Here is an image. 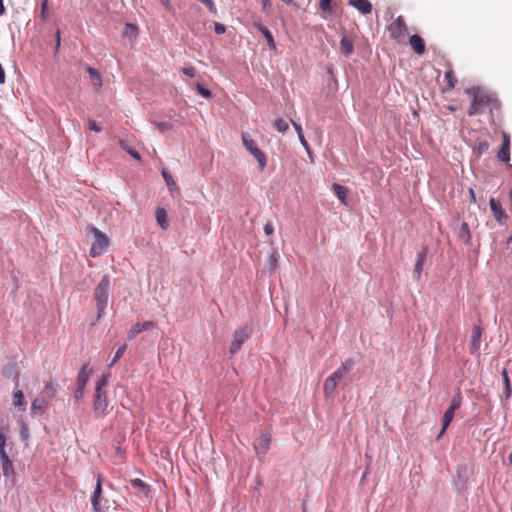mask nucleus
Here are the masks:
<instances>
[{
	"label": "nucleus",
	"instance_id": "nucleus-1",
	"mask_svg": "<svg viewBox=\"0 0 512 512\" xmlns=\"http://www.w3.org/2000/svg\"><path fill=\"white\" fill-rule=\"evenodd\" d=\"M465 93L472 98L470 107L467 110L469 116L483 114L485 112L491 113L493 109L499 108L497 99L479 87L468 88Z\"/></svg>",
	"mask_w": 512,
	"mask_h": 512
},
{
	"label": "nucleus",
	"instance_id": "nucleus-2",
	"mask_svg": "<svg viewBox=\"0 0 512 512\" xmlns=\"http://www.w3.org/2000/svg\"><path fill=\"white\" fill-rule=\"evenodd\" d=\"M354 360H345L328 378H326L323 385V392L325 397L330 398L334 395L338 383L346 376V374L353 368Z\"/></svg>",
	"mask_w": 512,
	"mask_h": 512
},
{
	"label": "nucleus",
	"instance_id": "nucleus-3",
	"mask_svg": "<svg viewBox=\"0 0 512 512\" xmlns=\"http://www.w3.org/2000/svg\"><path fill=\"white\" fill-rule=\"evenodd\" d=\"M110 278L104 275L94 290V299L97 306V318H101L109 298Z\"/></svg>",
	"mask_w": 512,
	"mask_h": 512
},
{
	"label": "nucleus",
	"instance_id": "nucleus-4",
	"mask_svg": "<svg viewBox=\"0 0 512 512\" xmlns=\"http://www.w3.org/2000/svg\"><path fill=\"white\" fill-rule=\"evenodd\" d=\"M88 229H89V232L92 233L94 236V242L90 249V255L92 257H98L101 254H103L105 252V250L108 248L109 243H110L109 238L107 237L106 234L101 232L96 227L92 226V227H89Z\"/></svg>",
	"mask_w": 512,
	"mask_h": 512
},
{
	"label": "nucleus",
	"instance_id": "nucleus-5",
	"mask_svg": "<svg viewBox=\"0 0 512 512\" xmlns=\"http://www.w3.org/2000/svg\"><path fill=\"white\" fill-rule=\"evenodd\" d=\"M390 37L398 43L404 41L408 34V27L403 16H398L389 26Z\"/></svg>",
	"mask_w": 512,
	"mask_h": 512
},
{
	"label": "nucleus",
	"instance_id": "nucleus-6",
	"mask_svg": "<svg viewBox=\"0 0 512 512\" xmlns=\"http://www.w3.org/2000/svg\"><path fill=\"white\" fill-rule=\"evenodd\" d=\"M251 334V326L246 325L236 329L233 333V340L229 348L230 354H236L241 349L242 344L251 336Z\"/></svg>",
	"mask_w": 512,
	"mask_h": 512
},
{
	"label": "nucleus",
	"instance_id": "nucleus-7",
	"mask_svg": "<svg viewBox=\"0 0 512 512\" xmlns=\"http://www.w3.org/2000/svg\"><path fill=\"white\" fill-rule=\"evenodd\" d=\"M96 486L91 495V505L93 512H104L105 506L104 503H107V499L102 496V476L101 474H96Z\"/></svg>",
	"mask_w": 512,
	"mask_h": 512
},
{
	"label": "nucleus",
	"instance_id": "nucleus-8",
	"mask_svg": "<svg viewBox=\"0 0 512 512\" xmlns=\"http://www.w3.org/2000/svg\"><path fill=\"white\" fill-rule=\"evenodd\" d=\"M92 370L89 369L88 364H84L80 369L76 379V390L74 398L80 400L83 398L85 386L91 376Z\"/></svg>",
	"mask_w": 512,
	"mask_h": 512
},
{
	"label": "nucleus",
	"instance_id": "nucleus-9",
	"mask_svg": "<svg viewBox=\"0 0 512 512\" xmlns=\"http://www.w3.org/2000/svg\"><path fill=\"white\" fill-rule=\"evenodd\" d=\"M108 409V399L106 392H96L94 396L93 401V410L94 412L100 416L103 417L107 414Z\"/></svg>",
	"mask_w": 512,
	"mask_h": 512
},
{
	"label": "nucleus",
	"instance_id": "nucleus-10",
	"mask_svg": "<svg viewBox=\"0 0 512 512\" xmlns=\"http://www.w3.org/2000/svg\"><path fill=\"white\" fill-rule=\"evenodd\" d=\"M482 335V329L480 326H474L471 331V338L469 343V351L471 354L478 353L480 349V338Z\"/></svg>",
	"mask_w": 512,
	"mask_h": 512
},
{
	"label": "nucleus",
	"instance_id": "nucleus-11",
	"mask_svg": "<svg viewBox=\"0 0 512 512\" xmlns=\"http://www.w3.org/2000/svg\"><path fill=\"white\" fill-rule=\"evenodd\" d=\"M497 158L502 162H508L510 160V139L507 134H503V141L497 153Z\"/></svg>",
	"mask_w": 512,
	"mask_h": 512
},
{
	"label": "nucleus",
	"instance_id": "nucleus-12",
	"mask_svg": "<svg viewBox=\"0 0 512 512\" xmlns=\"http://www.w3.org/2000/svg\"><path fill=\"white\" fill-rule=\"evenodd\" d=\"M48 404L49 400L39 395L33 400L31 404V411L32 413L43 415L47 410Z\"/></svg>",
	"mask_w": 512,
	"mask_h": 512
},
{
	"label": "nucleus",
	"instance_id": "nucleus-13",
	"mask_svg": "<svg viewBox=\"0 0 512 512\" xmlns=\"http://www.w3.org/2000/svg\"><path fill=\"white\" fill-rule=\"evenodd\" d=\"M489 205H490V209H491L495 219L499 223H502L503 220L507 218V215L504 212V210L502 209L501 203L499 201H497L496 199L491 198L489 201Z\"/></svg>",
	"mask_w": 512,
	"mask_h": 512
},
{
	"label": "nucleus",
	"instance_id": "nucleus-14",
	"mask_svg": "<svg viewBox=\"0 0 512 512\" xmlns=\"http://www.w3.org/2000/svg\"><path fill=\"white\" fill-rule=\"evenodd\" d=\"M57 388H58L57 383L53 379H50L49 381H47L45 383V385L40 393V396H42L45 399L50 401L56 396Z\"/></svg>",
	"mask_w": 512,
	"mask_h": 512
},
{
	"label": "nucleus",
	"instance_id": "nucleus-15",
	"mask_svg": "<svg viewBox=\"0 0 512 512\" xmlns=\"http://www.w3.org/2000/svg\"><path fill=\"white\" fill-rule=\"evenodd\" d=\"M348 3L364 15L372 11V4L368 0H348Z\"/></svg>",
	"mask_w": 512,
	"mask_h": 512
},
{
	"label": "nucleus",
	"instance_id": "nucleus-16",
	"mask_svg": "<svg viewBox=\"0 0 512 512\" xmlns=\"http://www.w3.org/2000/svg\"><path fill=\"white\" fill-rule=\"evenodd\" d=\"M409 44L411 45L413 51L416 54L422 55L425 52L424 40L419 35L414 34V35L410 36Z\"/></svg>",
	"mask_w": 512,
	"mask_h": 512
},
{
	"label": "nucleus",
	"instance_id": "nucleus-17",
	"mask_svg": "<svg viewBox=\"0 0 512 512\" xmlns=\"http://www.w3.org/2000/svg\"><path fill=\"white\" fill-rule=\"evenodd\" d=\"M0 459L2 463L3 475L5 477H9L10 475L14 474L13 465L9 459L8 452H2V454H0Z\"/></svg>",
	"mask_w": 512,
	"mask_h": 512
},
{
	"label": "nucleus",
	"instance_id": "nucleus-18",
	"mask_svg": "<svg viewBox=\"0 0 512 512\" xmlns=\"http://www.w3.org/2000/svg\"><path fill=\"white\" fill-rule=\"evenodd\" d=\"M255 27L258 29V31H260L263 36L265 37L266 41H267V44L270 48V50L272 51H276V43L274 41V38H273V35L272 33L265 27L263 26L262 24L260 23H255Z\"/></svg>",
	"mask_w": 512,
	"mask_h": 512
},
{
	"label": "nucleus",
	"instance_id": "nucleus-19",
	"mask_svg": "<svg viewBox=\"0 0 512 512\" xmlns=\"http://www.w3.org/2000/svg\"><path fill=\"white\" fill-rule=\"evenodd\" d=\"M16 388L14 390V393H13V405L16 406V407H23L22 408V411L25 410V400H24V394H23V391L21 389L18 388L19 386V381H18V378H16Z\"/></svg>",
	"mask_w": 512,
	"mask_h": 512
},
{
	"label": "nucleus",
	"instance_id": "nucleus-20",
	"mask_svg": "<svg viewBox=\"0 0 512 512\" xmlns=\"http://www.w3.org/2000/svg\"><path fill=\"white\" fill-rule=\"evenodd\" d=\"M425 259H426L425 251L418 254L417 261L415 263V267H414V271H413V276L416 280H419L421 278V273L423 270Z\"/></svg>",
	"mask_w": 512,
	"mask_h": 512
},
{
	"label": "nucleus",
	"instance_id": "nucleus-21",
	"mask_svg": "<svg viewBox=\"0 0 512 512\" xmlns=\"http://www.w3.org/2000/svg\"><path fill=\"white\" fill-rule=\"evenodd\" d=\"M250 153L257 160L258 166H259V171L262 172L265 169L266 164H267V158H266L265 153L258 147L255 149H252V151H250Z\"/></svg>",
	"mask_w": 512,
	"mask_h": 512
},
{
	"label": "nucleus",
	"instance_id": "nucleus-22",
	"mask_svg": "<svg viewBox=\"0 0 512 512\" xmlns=\"http://www.w3.org/2000/svg\"><path fill=\"white\" fill-rule=\"evenodd\" d=\"M270 442H271V439H270L269 435H267V434L260 435L257 440V443L255 445L256 451L258 452L259 450H261L262 453L265 454L270 446Z\"/></svg>",
	"mask_w": 512,
	"mask_h": 512
},
{
	"label": "nucleus",
	"instance_id": "nucleus-23",
	"mask_svg": "<svg viewBox=\"0 0 512 512\" xmlns=\"http://www.w3.org/2000/svg\"><path fill=\"white\" fill-rule=\"evenodd\" d=\"M501 376L503 378V383H504L503 395H504V398L506 400H508L511 397V394H512V387H511V382H510V378L508 376L507 369L504 368L502 370Z\"/></svg>",
	"mask_w": 512,
	"mask_h": 512
},
{
	"label": "nucleus",
	"instance_id": "nucleus-24",
	"mask_svg": "<svg viewBox=\"0 0 512 512\" xmlns=\"http://www.w3.org/2000/svg\"><path fill=\"white\" fill-rule=\"evenodd\" d=\"M458 239L464 243H469L471 239L470 229L466 222H463L457 232Z\"/></svg>",
	"mask_w": 512,
	"mask_h": 512
},
{
	"label": "nucleus",
	"instance_id": "nucleus-25",
	"mask_svg": "<svg viewBox=\"0 0 512 512\" xmlns=\"http://www.w3.org/2000/svg\"><path fill=\"white\" fill-rule=\"evenodd\" d=\"M354 49L353 41L350 38L343 37L340 41V51L343 55L349 56Z\"/></svg>",
	"mask_w": 512,
	"mask_h": 512
},
{
	"label": "nucleus",
	"instance_id": "nucleus-26",
	"mask_svg": "<svg viewBox=\"0 0 512 512\" xmlns=\"http://www.w3.org/2000/svg\"><path fill=\"white\" fill-rule=\"evenodd\" d=\"M156 221L160 225L162 229H167L168 227V220H167V212L164 208H157L156 209Z\"/></svg>",
	"mask_w": 512,
	"mask_h": 512
},
{
	"label": "nucleus",
	"instance_id": "nucleus-27",
	"mask_svg": "<svg viewBox=\"0 0 512 512\" xmlns=\"http://www.w3.org/2000/svg\"><path fill=\"white\" fill-rule=\"evenodd\" d=\"M86 71L88 72L89 76H90V79H91V82H92V85L96 88H99L101 87L102 85V79H101V76L100 74L97 72L96 69H94L93 67H90V66H87L86 67Z\"/></svg>",
	"mask_w": 512,
	"mask_h": 512
},
{
	"label": "nucleus",
	"instance_id": "nucleus-28",
	"mask_svg": "<svg viewBox=\"0 0 512 512\" xmlns=\"http://www.w3.org/2000/svg\"><path fill=\"white\" fill-rule=\"evenodd\" d=\"M455 410L448 408L443 417L442 429L438 437H441L454 418Z\"/></svg>",
	"mask_w": 512,
	"mask_h": 512
},
{
	"label": "nucleus",
	"instance_id": "nucleus-29",
	"mask_svg": "<svg viewBox=\"0 0 512 512\" xmlns=\"http://www.w3.org/2000/svg\"><path fill=\"white\" fill-rule=\"evenodd\" d=\"M162 176H163L170 192H173V191L179 192L176 182L174 181L172 175L166 169H162Z\"/></svg>",
	"mask_w": 512,
	"mask_h": 512
},
{
	"label": "nucleus",
	"instance_id": "nucleus-30",
	"mask_svg": "<svg viewBox=\"0 0 512 512\" xmlns=\"http://www.w3.org/2000/svg\"><path fill=\"white\" fill-rule=\"evenodd\" d=\"M332 189L342 203H346L348 189L340 184H333Z\"/></svg>",
	"mask_w": 512,
	"mask_h": 512
},
{
	"label": "nucleus",
	"instance_id": "nucleus-31",
	"mask_svg": "<svg viewBox=\"0 0 512 512\" xmlns=\"http://www.w3.org/2000/svg\"><path fill=\"white\" fill-rule=\"evenodd\" d=\"M444 79L446 81V84H447V87L445 90H452L456 83H457V78L454 74V71L452 69H448L446 72H445V75H444Z\"/></svg>",
	"mask_w": 512,
	"mask_h": 512
},
{
	"label": "nucleus",
	"instance_id": "nucleus-32",
	"mask_svg": "<svg viewBox=\"0 0 512 512\" xmlns=\"http://www.w3.org/2000/svg\"><path fill=\"white\" fill-rule=\"evenodd\" d=\"M275 129L280 133H285L289 129V123L287 120L279 118L274 122Z\"/></svg>",
	"mask_w": 512,
	"mask_h": 512
},
{
	"label": "nucleus",
	"instance_id": "nucleus-33",
	"mask_svg": "<svg viewBox=\"0 0 512 512\" xmlns=\"http://www.w3.org/2000/svg\"><path fill=\"white\" fill-rule=\"evenodd\" d=\"M242 142L244 147L250 152L252 149L257 148L256 142L251 139L246 133H242Z\"/></svg>",
	"mask_w": 512,
	"mask_h": 512
},
{
	"label": "nucleus",
	"instance_id": "nucleus-34",
	"mask_svg": "<svg viewBox=\"0 0 512 512\" xmlns=\"http://www.w3.org/2000/svg\"><path fill=\"white\" fill-rule=\"evenodd\" d=\"M119 145L121 146V148L123 150H125L128 154H130L134 159H136L138 161L141 160L140 154L136 150L129 147V145L125 141L120 140Z\"/></svg>",
	"mask_w": 512,
	"mask_h": 512
},
{
	"label": "nucleus",
	"instance_id": "nucleus-35",
	"mask_svg": "<svg viewBox=\"0 0 512 512\" xmlns=\"http://www.w3.org/2000/svg\"><path fill=\"white\" fill-rule=\"evenodd\" d=\"M331 3H332V0H320L319 9L323 13H328V15H330L332 13Z\"/></svg>",
	"mask_w": 512,
	"mask_h": 512
},
{
	"label": "nucleus",
	"instance_id": "nucleus-36",
	"mask_svg": "<svg viewBox=\"0 0 512 512\" xmlns=\"http://www.w3.org/2000/svg\"><path fill=\"white\" fill-rule=\"evenodd\" d=\"M141 332H142V330L140 327V323H136L129 329L127 337L129 340H133Z\"/></svg>",
	"mask_w": 512,
	"mask_h": 512
},
{
	"label": "nucleus",
	"instance_id": "nucleus-37",
	"mask_svg": "<svg viewBox=\"0 0 512 512\" xmlns=\"http://www.w3.org/2000/svg\"><path fill=\"white\" fill-rule=\"evenodd\" d=\"M126 349H127V345L126 344L121 345L117 349V351H116V353L114 355V358L112 359L111 363L109 364V367H112L117 362V360L122 357V355L125 353Z\"/></svg>",
	"mask_w": 512,
	"mask_h": 512
},
{
	"label": "nucleus",
	"instance_id": "nucleus-38",
	"mask_svg": "<svg viewBox=\"0 0 512 512\" xmlns=\"http://www.w3.org/2000/svg\"><path fill=\"white\" fill-rule=\"evenodd\" d=\"M107 383H108V376L102 375L101 378L96 383L95 391L96 392H105L104 387L107 385Z\"/></svg>",
	"mask_w": 512,
	"mask_h": 512
},
{
	"label": "nucleus",
	"instance_id": "nucleus-39",
	"mask_svg": "<svg viewBox=\"0 0 512 512\" xmlns=\"http://www.w3.org/2000/svg\"><path fill=\"white\" fill-rule=\"evenodd\" d=\"M155 127L159 132L165 133L172 129V124L169 122H165V121L164 122H156Z\"/></svg>",
	"mask_w": 512,
	"mask_h": 512
},
{
	"label": "nucleus",
	"instance_id": "nucleus-40",
	"mask_svg": "<svg viewBox=\"0 0 512 512\" xmlns=\"http://www.w3.org/2000/svg\"><path fill=\"white\" fill-rule=\"evenodd\" d=\"M197 92L204 98L209 99L212 97V93L210 90L204 88L201 84H196Z\"/></svg>",
	"mask_w": 512,
	"mask_h": 512
},
{
	"label": "nucleus",
	"instance_id": "nucleus-41",
	"mask_svg": "<svg viewBox=\"0 0 512 512\" xmlns=\"http://www.w3.org/2000/svg\"><path fill=\"white\" fill-rule=\"evenodd\" d=\"M2 452H7L6 451V435H5L3 429L0 430V454H2Z\"/></svg>",
	"mask_w": 512,
	"mask_h": 512
},
{
	"label": "nucleus",
	"instance_id": "nucleus-42",
	"mask_svg": "<svg viewBox=\"0 0 512 512\" xmlns=\"http://www.w3.org/2000/svg\"><path fill=\"white\" fill-rule=\"evenodd\" d=\"M88 127L90 130L97 133L102 131V127L95 120H89Z\"/></svg>",
	"mask_w": 512,
	"mask_h": 512
},
{
	"label": "nucleus",
	"instance_id": "nucleus-43",
	"mask_svg": "<svg viewBox=\"0 0 512 512\" xmlns=\"http://www.w3.org/2000/svg\"><path fill=\"white\" fill-rule=\"evenodd\" d=\"M460 405H461V397L458 395L452 399L449 408L456 411L460 407Z\"/></svg>",
	"mask_w": 512,
	"mask_h": 512
},
{
	"label": "nucleus",
	"instance_id": "nucleus-44",
	"mask_svg": "<svg viewBox=\"0 0 512 512\" xmlns=\"http://www.w3.org/2000/svg\"><path fill=\"white\" fill-rule=\"evenodd\" d=\"M47 13H48V0H43L41 3V17L42 19H47Z\"/></svg>",
	"mask_w": 512,
	"mask_h": 512
},
{
	"label": "nucleus",
	"instance_id": "nucleus-45",
	"mask_svg": "<svg viewBox=\"0 0 512 512\" xmlns=\"http://www.w3.org/2000/svg\"><path fill=\"white\" fill-rule=\"evenodd\" d=\"M140 327H141L142 332L151 330L155 327V323L153 321H145L143 323H140Z\"/></svg>",
	"mask_w": 512,
	"mask_h": 512
},
{
	"label": "nucleus",
	"instance_id": "nucleus-46",
	"mask_svg": "<svg viewBox=\"0 0 512 512\" xmlns=\"http://www.w3.org/2000/svg\"><path fill=\"white\" fill-rule=\"evenodd\" d=\"M298 138H299V141H300V143L302 144V146H303V147L306 149V151L309 153V152H310V147H309V144H308V142L306 141V139H305L304 135H303V134H300V135L298 136Z\"/></svg>",
	"mask_w": 512,
	"mask_h": 512
},
{
	"label": "nucleus",
	"instance_id": "nucleus-47",
	"mask_svg": "<svg viewBox=\"0 0 512 512\" xmlns=\"http://www.w3.org/2000/svg\"><path fill=\"white\" fill-rule=\"evenodd\" d=\"M136 33V27L133 24H126L125 26V34H133Z\"/></svg>",
	"mask_w": 512,
	"mask_h": 512
},
{
	"label": "nucleus",
	"instance_id": "nucleus-48",
	"mask_svg": "<svg viewBox=\"0 0 512 512\" xmlns=\"http://www.w3.org/2000/svg\"><path fill=\"white\" fill-rule=\"evenodd\" d=\"M183 73L189 77H194L195 69H194V67H185V68H183Z\"/></svg>",
	"mask_w": 512,
	"mask_h": 512
},
{
	"label": "nucleus",
	"instance_id": "nucleus-49",
	"mask_svg": "<svg viewBox=\"0 0 512 512\" xmlns=\"http://www.w3.org/2000/svg\"><path fill=\"white\" fill-rule=\"evenodd\" d=\"M273 231H274V228H273V225L269 222V223H266L265 226H264V232L267 236L273 234Z\"/></svg>",
	"mask_w": 512,
	"mask_h": 512
},
{
	"label": "nucleus",
	"instance_id": "nucleus-50",
	"mask_svg": "<svg viewBox=\"0 0 512 512\" xmlns=\"http://www.w3.org/2000/svg\"><path fill=\"white\" fill-rule=\"evenodd\" d=\"M21 438L23 440H27L29 438V431L26 426H23L20 432Z\"/></svg>",
	"mask_w": 512,
	"mask_h": 512
},
{
	"label": "nucleus",
	"instance_id": "nucleus-51",
	"mask_svg": "<svg viewBox=\"0 0 512 512\" xmlns=\"http://www.w3.org/2000/svg\"><path fill=\"white\" fill-rule=\"evenodd\" d=\"M215 32L217 34H223L225 32V26L220 23H215Z\"/></svg>",
	"mask_w": 512,
	"mask_h": 512
},
{
	"label": "nucleus",
	"instance_id": "nucleus-52",
	"mask_svg": "<svg viewBox=\"0 0 512 512\" xmlns=\"http://www.w3.org/2000/svg\"><path fill=\"white\" fill-rule=\"evenodd\" d=\"M468 194H469L470 202H471V203H476V196H475V192H474V189H473V188H470V189L468 190Z\"/></svg>",
	"mask_w": 512,
	"mask_h": 512
},
{
	"label": "nucleus",
	"instance_id": "nucleus-53",
	"mask_svg": "<svg viewBox=\"0 0 512 512\" xmlns=\"http://www.w3.org/2000/svg\"><path fill=\"white\" fill-rule=\"evenodd\" d=\"M291 123H292V125L294 126V128H295V130H296V132H297L298 136H299L300 134H303L302 127H301V125H300V124H298V123L294 122L293 120H291Z\"/></svg>",
	"mask_w": 512,
	"mask_h": 512
},
{
	"label": "nucleus",
	"instance_id": "nucleus-54",
	"mask_svg": "<svg viewBox=\"0 0 512 512\" xmlns=\"http://www.w3.org/2000/svg\"><path fill=\"white\" fill-rule=\"evenodd\" d=\"M5 12V6L3 4V0H0V15H3Z\"/></svg>",
	"mask_w": 512,
	"mask_h": 512
},
{
	"label": "nucleus",
	"instance_id": "nucleus-55",
	"mask_svg": "<svg viewBox=\"0 0 512 512\" xmlns=\"http://www.w3.org/2000/svg\"><path fill=\"white\" fill-rule=\"evenodd\" d=\"M479 150H486L488 148V144L486 142L479 144Z\"/></svg>",
	"mask_w": 512,
	"mask_h": 512
},
{
	"label": "nucleus",
	"instance_id": "nucleus-56",
	"mask_svg": "<svg viewBox=\"0 0 512 512\" xmlns=\"http://www.w3.org/2000/svg\"><path fill=\"white\" fill-rule=\"evenodd\" d=\"M160 2L168 9H170V2L169 0H160Z\"/></svg>",
	"mask_w": 512,
	"mask_h": 512
},
{
	"label": "nucleus",
	"instance_id": "nucleus-57",
	"mask_svg": "<svg viewBox=\"0 0 512 512\" xmlns=\"http://www.w3.org/2000/svg\"><path fill=\"white\" fill-rule=\"evenodd\" d=\"M59 44H60V34H59V32H58V33H57V46H59Z\"/></svg>",
	"mask_w": 512,
	"mask_h": 512
},
{
	"label": "nucleus",
	"instance_id": "nucleus-58",
	"mask_svg": "<svg viewBox=\"0 0 512 512\" xmlns=\"http://www.w3.org/2000/svg\"><path fill=\"white\" fill-rule=\"evenodd\" d=\"M508 460H509V462L512 464V452L509 454V456H508Z\"/></svg>",
	"mask_w": 512,
	"mask_h": 512
},
{
	"label": "nucleus",
	"instance_id": "nucleus-59",
	"mask_svg": "<svg viewBox=\"0 0 512 512\" xmlns=\"http://www.w3.org/2000/svg\"><path fill=\"white\" fill-rule=\"evenodd\" d=\"M448 109H449L450 111H454V108H453L452 106H449V107H448Z\"/></svg>",
	"mask_w": 512,
	"mask_h": 512
}]
</instances>
